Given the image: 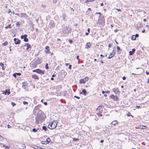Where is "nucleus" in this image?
Returning <instances> with one entry per match:
<instances>
[{"mask_svg":"<svg viewBox=\"0 0 149 149\" xmlns=\"http://www.w3.org/2000/svg\"><path fill=\"white\" fill-rule=\"evenodd\" d=\"M112 45L111 44H109L108 47L109 48L111 47L112 46Z\"/></svg>","mask_w":149,"mask_h":149,"instance_id":"63","label":"nucleus"},{"mask_svg":"<svg viewBox=\"0 0 149 149\" xmlns=\"http://www.w3.org/2000/svg\"><path fill=\"white\" fill-rule=\"evenodd\" d=\"M72 65H70L68 67V69L70 70H71L72 69Z\"/></svg>","mask_w":149,"mask_h":149,"instance_id":"57","label":"nucleus"},{"mask_svg":"<svg viewBox=\"0 0 149 149\" xmlns=\"http://www.w3.org/2000/svg\"><path fill=\"white\" fill-rule=\"evenodd\" d=\"M20 17L24 18L26 19H29V16L26 13H20Z\"/></svg>","mask_w":149,"mask_h":149,"instance_id":"6","label":"nucleus"},{"mask_svg":"<svg viewBox=\"0 0 149 149\" xmlns=\"http://www.w3.org/2000/svg\"><path fill=\"white\" fill-rule=\"evenodd\" d=\"M118 97L116 95L114 97L113 100L115 101H117V100H118Z\"/></svg>","mask_w":149,"mask_h":149,"instance_id":"30","label":"nucleus"},{"mask_svg":"<svg viewBox=\"0 0 149 149\" xmlns=\"http://www.w3.org/2000/svg\"><path fill=\"white\" fill-rule=\"evenodd\" d=\"M8 28H11L12 27L11 26V24H10L8 25Z\"/></svg>","mask_w":149,"mask_h":149,"instance_id":"60","label":"nucleus"},{"mask_svg":"<svg viewBox=\"0 0 149 149\" xmlns=\"http://www.w3.org/2000/svg\"><path fill=\"white\" fill-rule=\"evenodd\" d=\"M63 31L66 33H68L69 32V27L68 26H66L64 28Z\"/></svg>","mask_w":149,"mask_h":149,"instance_id":"12","label":"nucleus"},{"mask_svg":"<svg viewBox=\"0 0 149 149\" xmlns=\"http://www.w3.org/2000/svg\"><path fill=\"white\" fill-rule=\"evenodd\" d=\"M63 95L64 96H65L66 94L67 93V92L66 91H63Z\"/></svg>","mask_w":149,"mask_h":149,"instance_id":"38","label":"nucleus"},{"mask_svg":"<svg viewBox=\"0 0 149 149\" xmlns=\"http://www.w3.org/2000/svg\"><path fill=\"white\" fill-rule=\"evenodd\" d=\"M45 52H46V53L47 54H49V53H51V52H50V51H49V50H47V51H46V50H45Z\"/></svg>","mask_w":149,"mask_h":149,"instance_id":"49","label":"nucleus"},{"mask_svg":"<svg viewBox=\"0 0 149 149\" xmlns=\"http://www.w3.org/2000/svg\"><path fill=\"white\" fill-rule=\"evenodd\" d=\"M45 49L47 50H50L49 47L48 46H47L45 47Z\"/></svg>","mask_w":149,"mask_h":149,"instance_id":"44","label":"nucleus"},{"mask_svg":"<svg viewBox=\"0 0 149 149\" xmlns=\"http://www.w3.org/2000/svg\"><path fill=\"white\" fill-rule=\"evenodd\" d=\"M87 93V92L86 90L85 89H83L82 90V92H81L80 93V94H83L84 95H86Z\"/></svg>","mask_w":149,"mask_h":149,"instance_id":"17","label":"nucleus"},{"mask_svg":"<svg viewBox=\"0 0 149 149\" xmlns=\"http://www.w3.org/2000/svg\"><path fill=\"white\" fill-rule=\"evenodd\" d=\"M32 77L34 79H39V77L36 74L33 75H32Z\"/></svg>","mask_w":149,"mask_h":149,"instance_id":"19","label":"nucleus"},{"mask_svg":"<svg viewBox=\"0 0 149 149\" xmlns=\"http://www.w3.org/2000/svg\"><path fill=\"white\" fill-rule=\"evenodd\" d=\"M61 18L62 17L63 18V20L65 21L67 20V18L65 13H63L61 15V16H60Z\"/></svg>","mask_w":149,"mask_h":149,"instance_id":"10","label":"nucleus"},{"mask_svg":"<svg viewBox=\"0 0 149 149\" xmlns=\"http://www.w3.org/2000/svg\"><path fill=\"white\" fill-rule=\"evenodd\" d=\"M42 113L41 110H33V114L35 115H38L41 114Z\"/></svg>","mask_w":149,"mask_h":149,"instance_id":"5","label":"nucleus"},{"mask_svg":"<svg viewBox=\"0 0 149 149\" xmlns=\"http://www.w3.org/2000/svg\"><path fill=\"white\" fill-rule=\"evenodd\" d=\"M117 123V121H113L111 122V124L113 125H115Z\"/></svg>","mask_w":149,"mask_h":149,"instance_id":"27","label":"nucleus"},{"mask_svg":"<svg viewBox=\"0 0 149 149\" xmlns=\"http://www.w3.org/2000/svg\"><path fill=\"white\" fill-rule=\"evenodd\" d=\"M41 143L42 144H47V142H46V141H42L41 142Z\"/></svg>","mask_w":149,"mask_h":149,"instance_id":"43","label":"nucleus"},{"mask_svg":"<svg viewBox=\"0 0 149 149\" xmlns=\"http://www.w3.org/2000/svg\"><path fill=\"white\" fill-rule=\"evenodd\" d=\"M118 88H114L113 89V92H114L116 94L118 92H120L118 90Z\"/></svg>","mask_w":149,"mask_h":149,"instance_id":"24","label":"nucleus"},{"mask_svg":"<svg viewBox=\"0 0 149 149\" xmlns=\"http://www.w3.org/2000/svg\"><path fill=\"white\" fill-rule=\"evenodd\" d=\"M146 126H146L142 125V126H140L141 129H146Z\"/></svg>","mask_w":149,"mask_h":149,"instance_id":"32","label":"nucleus"},{"mask_svg":"<svg viewBox=\"0 0 149 149\" xmlns=\"http://www.w3.org/2000/svg\"><path fill=\"white\" fill-rule=\"evenodd\" d=\"M33 146L32 147L35 149H39V147L36 146Z\"/></svg>","mask_w":149,"mask_h":149,"instance_id":"33","label":"nucleus"},{"mask_svg":"<svg viewBox=\"0 0 149 149\" xmlns=\"http://www.w3.org/2000/svg\"><path fill=\"white\" fill-rule=\"evenodd\" d=\"M134 36L135 37H136V38H137V37H139V35L138 34L136 33L135 34V35H134Z\"/></svg>","mask_w":149,"mask_h":149,"instance_id":"50","label":"nucleus"},{"mask_svg":"<svg viewBox=\"0 0 149 149\" xmlns=\"http://www.w3.org/2000/svg\"><path fill=\"white\" fill-rule=\"evenodd\" d=\"M8 44V42L7 41H6L4 43L2 44V45H3L4 46H6Z\"/></svg>","mask_w":149,"mask_h":149,"instance_id":"40","label":"nucleus"},{"mask_svg":"<svg viewBox=\"0 0 149 149\" xmlns=\"http://www.w3.org/2000/svg\"><path fill=\"white\" fill-rule=\"evenodd\" d=\"M135 49L134 48L133 49L132 51H129V55H132L135 52Z\"/></svg>","mask_w":149,"mask_h":149,"instance_id":"18","label":"nucleus"},{"mask_svg":"<svg viewBox=\"0 0 149 149\" xmlns=\"http://www.w3.org/2000/svg\"><path fill=\"white\" fill-rule=\"evenodd\" d=\"M40 108H41V105L39 104L35 107L33 110H41L40 109Z\"/></svg>","mask_w":149,"mask_h":149,"instance_id":"16","label":"nucleus"},{"mask_svg":"<svg viewBox=\"0 0 149 149\" xmlns=\"http://www.w3.org/2000/svg\"><path fill=\"white\" fill-rule=\"evenodd\" d=\"M20 23L21 22H17L16 24V25L18 27H19L20 26Z\"/></svg>","mask_w":149,"mask_h":149,"instance_id":"29","label":"nucleus"},{"mask_svg":"<svg viewBox=\"0 0 149 149\" xmlns=\"http://www.w3.org/2000/svg\"><path fill=\"white\" fill-rule=\"evenodd\" d=\"M117 51H121V49H120V47L118 46L117 47Z\"/></svg>","mask_w":149,"mask_h":149,"instance_id":"45","label":"nucleus"},{"mask_svg":"<svg viewBox=\"0 0 149 149\" xmlns=\"http://www.w3.org/2000/svg\"><path fill=\"white\" fill-rule=\"evenodd\" d=\"M97 14H99L100 15V16H101V15H102V14L100 13H95V15H96Z\"/></svg>","mask_w":149,"mask_h":149,"instance_id":"59","label":"nucleus"},{"mask_svg":"<svg viewBox=\"0 0 149 149\" xmlns=\"http://www.w3.org/2000/svg\"><path fill=\"white\" fill-rule=\"evenodd\" d=\"M114 50H113L112 52L111 53V54L108 57V58H111L114 56V55L115 54V52H114Z\"/></svg>","mask_w":149,"mask_h":149,"instance_id":"14","label":"nucleus"},{"mask_svg":"<svg viewBox=\"0 0 149 149\" xmlns=\"http://www.w3.org/2000/svg\"><path fill=\"white\" fill-rule=\"evenodd\" d=\"M0 65L1 67H2V70H5V68H4V64L2 63L1 62L0 63Z\"/></svg>","mask_w":149,"mask_h":149,"instance_id":"26","label":"nucleus"},{"mask_svg":"<svg viewBox=\"0 0 149 149\" xmlns=\"http://www.w3.org/2000/svg\"><path fill=\"white\" fill-rule=\"evenodd\" d=\"M95 0H86V1H85V2H89V1H94Z\"/></svg>","mask_w":149,"mask_h":149,"instance_id":"46","label":"nucleus"},{"mask_svg":"<svg viewBox=\"0 0 149 149\" xmlns=\"http://www.w3.org/2000/svg\"><path fill=\"white\" fill-rule=\"evenodd\" d=\"M38 115L40 119V122H41L43 121L46 118L45 115L42 113H41V114H40Z\"/></svg>","mask_w":149,"mask_h":149,"instance_id":"3","label":"nucleus"},{"mask_svg":"<svg viewBox=\"0 0 149 149\" xmlns=\"http://www.w3.org/2000/svg\"><path fill=\"white\" fill-rule=\"evenodd\" d=\"M38 129H38L36 130L35 128H34L32 129V131L34 132H36L37 131V130Z\"/></svg>","mask_w":149,"mask_h":149,"instance_id":"35","label":"nucleus"},{"mask_svg":"<svg viewBox=\"0 0 149 149\" xmlns=\"http://www.w3.org/2000/svg\"><path fill=\"white\" fill-rule=\"evenodd\" d=\"M136 108H138V109H139V108H141V107L139 106H136Z\"/></svg>","mask_w":149,"mask_h":149,"instance_id":"61","label":"nucleus"},{"mask_svg":"<svg viewBox=\"0 0 149 149\" xmlns=\"http://www.w3.org/2000/svg\"><path fill=\"white\" fill-rule=\"evenodd\" d=\"M2 93L3 94H5V95H6L7 94V95H9L10 93V90L6 89L5 91H2Z\"/></svg>","mask_w":149,"mask_h":149,"instance_id":"7","label":"nucleus"},{"mask_svg":"<svg viewBox=\"0 0 149 149\" xmlns=\"http://www.w3.org/2000/svg\"><path fill=\"white\" fill-rule=\"evenodd\" d=\"M15 15H17L18 16V17H20V14H19V13H15Z\"/></svg>","mask_w":149,"mask_h":149,"instance_id":"55","label":"nucleus"},{"mask_svg":"<svg viewBox=\"0 0 149 149\" xmlns=\"http://www.w3.org/2000/svg\"><path fill=\"white\" fill-rule=\"evenodd\" d=\"M57 120H54L49 124L48 127L51 130L54 129L56 128L57 125Z\"/></svg>","mask_w":149,"mask_h":149,"instance_id":"1","label":"nucleus"},{"mask_svg":"<svg viewBox=\"0 0 149 149\" xmlns=\"http://www.w3.org/2000/svg\"><path fill=\"white\" fill-rule=\"evenodd\" d=\"M14 41L15 42V45L19 44L21 42L20 40L16 38H15L14 39Z\"/></svg>","mask_w":149,"mask_h":149,"instance_id":"8","label":"nucleus"},{"mask_svg":"<svg viewBox=\"0 0 149 149\" xmlns=\"http://www.w3.org/2000/svg\"><path fill=\"white\" fill-rule=\"evenodd\" d=\"M16 74L17 75L20 76L21 75V73H16Z\"/></svg>","mask_w":149,"mask_h":149,"instance_id":"58","label":"nucleus"},{"mask_svg":"<svg viewBox=\"0 0 149 149\" xmlns=\"http://www.w3.org/2000/svg\"><path fill=\"white\" fill-rule=\"evenodd\" d=\"M74 97H76V98H77L78 99H79L80 98V97H78V96H76V95H74Z\"/></svg>","mask_w":149,"mask_h":149,"instance_id":"62","label":"nucleus"},{"mask_svg":"<svg viewBox=\"0 0 149 149\" xmlns=\"http://www.w3.org/2000/svg\"><path fill=\"white\" fill-rule=\"evenodd\" d=\"M84 79V81H85L86 82V81H87L88 80L89 78L88 77H86Z\"/></svg>","mask_w":149,"mask_h":149,"instance_id":"37","label":"nucleus"},{"mask_svg":"<svg viewBox=\"0 0 149 149\" xmlns=\"http://www.w3.org/2000/svg\"><path fill=\"white\" fill-rule=\"evenodd\" d=\"M98 22H97V24H99L100 26L103 25L104 24V18L103 16H99Z\"/></svg>","mask_w":149,"mask_h":149,"instance_id":"2","label":"nucleus"},{"mask_svg":"<svg viewBox=\"0 0 149 149\" xmlns=\"http://www.w3.org/2000/svg\"><path fill=\"white\" fill-rule=\"evenodd\" d=\"M45 68L47 69H49V67L48 66V63H47L46 64Z\"/></svg>","mask_w":149,"mask_h":149,"instance_id":"42","label":"nucleus"},{"mask_svg":"<svg viewBox=\"0 0 149 149\" xmlns=\"http://www.w3.org/2000/svg\"><path fill=\"white\" fill-rule=\"evenodd\" d=\"M136 37H134V35H133L132 36V38H131V39L132 40H136Z\"/></svg>","mask_w":149,"mask_h":149,"instance_id":"31","label":"nucleus"},{"mask_svg":"<svg viewBox=\"0 0 149 149\" xmlns=\"http://www.w3.org/2000/svg\"><path fill=\"white\" fill-rule=\"evenodd\" d=\"M42 129L43 130H44L45 131H46L47 130V128L46 126H43L42 127Z\"/></svg>","mask_w":149,"mask_h":149,"instance_id":"28","label":"nucleus"},{"mask_svg":"<svg viewBox=\"0 0 149 149\" xmlns=\"http://www.w3.org/2000/svg\"><path fill=\"white\" fill-rule=\"evenodd\" d=\"M102 110V107L101 106H99L98 107L96 110V112H97L99 111Z\"/></svg>","mask_w":149,"mask_h":149,"instance_id":"22","label":"nucleus"},{"mask_svg":"<svg viewBox=\"0 0 149 149\" xmlns=\"http://www.w3.org/2000/svg\"><path fill=\"white\" fill-rule=\"evenodd\" d=\"M24 41L25 42H28V41L29 39H28V38H24Z\"/></svg>","mask_w":149,"mask_h":149,"instance_id":"39","label":"nucleus"},{"mask_svg":"<svg viewBox=\"0 0 149 149\" xmlns=\"http://www.w3.org/2000/svg\"><path fill=\"white\" fill-rule=\"evenodd\" d=\"M73 139L74 141H75V142H77L79 140V139H76L75 138H73Z\"/></svg>","mask_w":149,"mask_h":149,"instance_id":"41","label":"nucleus"},{"mask_svg":"<svg viewBox=\"0 0 149 149\" xmlns=\"http://www.w3.org/2000/svg\"><path fill=\"white\" fill-rule=\"evenodd\" d=\"M69 43H70V44H72L73 42V41L72 40H70V39L69 40Z\"/></svg>","mask_w":149,"mask_h":149,"instance_id":"52","label":"nucleus"},{"mask_svg":"<svg viewBox=\"0 0 149 149\" xmlns=\"http://www.w3.org/2000/svg\"><path fill=\"white\" fill-rule=\"evenodd\" d=\"M41 63L42 62H41V60L39 58H38L36 59V64L38 65L41 64Z\"/></svg>","mask_w":149,"mask_h":149,"instance_id":"15","label":"nucleus"},{"mask_svg":"<svg viewBox=\"0 0 149 149\" xmlns=\"http://www.w3.org/2000/svg\"><path fill=\"white\" fill-rule=\"evenodd\" d=\"M26 45L27 46V48L26 49V50H28L29 48H31V45L29 43H26L25 44V45Z\"/></svg>","mask_w":149,"mask_h":149,"instance_id":"21","label":"nucleus"},{"mask_svg":"<svg viewBox=\"0 0 149 149\" xmlns=\"http://www.w3.org/2000/svg\"><path fill=\"white\" fill-rule=\"evenodd\" d=\"M3 140V138L0 135V141H2Z\"/></svg>","mask_w":149,"mask_h":149,"instance_id":"51","label":"nucleus"},{"mask_svg":"<svg viewBox=\"0 0 149 149\" xmlns=\"http://www.w3.org/2000/svg\"><path fill=\"white\" fill-rule=\"evenodd\" d=\"M102 113V110L99 111L97 112H96L97 114L99 116L100 114Z\"/></svg>","mask_w":149,"mask_h":149,"instance_id":"34","label":"nucleus"},{"mask_svg":"<svg viewBox=\"0 0 149 149\" xmlns=\"http://www.w3.org/2000/svg\"><path fill=\"white\" fill-rule=\"evenodd\" d=\"M11 104L13 105V107H14L16 105V104L14 102H12L11 103Z\"/></svg>","mask_w":149,"mask_h":149,"instance_id":"56","label":"nucleus"},{"mask_svg":"<svg viewBox=\"0 0 149 149\" xmlns=\"http://www.w3.org/2000/svg\"><path fill=\"white\" fill-rule=\"evenodd\" d=\"M32 72H36L41 75L44 74L45 72L44 71H43L40 69H37L34 70L32 71Z\"/></svg>","mask_w":149,"mask_h":149,"instance_id":"4","label":"nucleus"},{"mask_svg":"<svg viewBox=\"0 0 149 149\" xmlns=\"http://www.w3.org/2000/svg\"><path fill=\"white\" fill-rule=\"evenodd\" d=\"M13 76L15 77V78H16L17 75L16 74V73H14L13 74Z\"/></svg>","mask_w":149,"mask_h":149,"instance_id":"54","label":"nucleus"},{"mask_svg":"<svg viewBox=\"0 0 149 149\" xmlns=\"http://www.w3.org/2000/svg\"><path fill=\"white\" fill-rule=\"evenodd\" d=\"M22 87L24 89H26V87L28 86L27 83L26 81H24L22 83Z\"/></svg>","mask_w":149,"mask_h":149,"instance_id":"13","label":"nucleus"},{"mask_svg":"<svg viewBox=\"0 0 149 149\" xmlns=\"http://www.w3.org/2000/svg\"><path fill=\"white\" fill-rule=\"evenodd\" d=\"M38 115H36L35 117L36 122L37 124H38L40 123V119Z\"/></svg>","mask_w":149,"mask_h":149,"instance_id":"9","label":"nucleus"},{"mask_svg":"<svg viewBox=\"0 0 149 149\" xmlns=\"http://www.w3.org/2000/svg\"><path fill=\"white\" fill-rule=\"evenodd\" d=\"M49 26L51 28H52L54 27L55 26L54 22L52 21H51L50 22L49 25Z\"/></svg>","mask_w":149,"mask_h":149,"instance_id":"11","label":"nucleus"},{"mask_svg":"<svg viewBox=\"0 0 149 149\" xmlns=\"http://www.w3.org/2000/svg\"><path fill=\"white\" fill-rule=\"evenodd\" d=\"M91 46V45L90 43H89V42L87 43L86 44V48L88 49Z\"/></svg>","mask_w":149,"mask_h":149,"instance_id":"20","label":"nucleus"},{"mask_svg":"<svg viewBox=\"0 0 149 149\" xmlns=\"http://www.w3.org/2000/svg\"><path fill=\"white\" fill-rule=\"evenodd\" d=\"M23 103L24 105L27 104H28V102L26 101H24Z\"/></svg>","mask_w":149,"mask_h":149,"instance_id":"47","label":"nucleus"},{"mask_svg":"<svg viewBox=\"0 0 149 149\" xmlns=\"http://www.w3.org/2000/svg\"><path fill=\"white\" fill-rule=\"evenodd\" d=\"M79 83L80 84H84L86 82L85 81H84V79H81L79 81Z\"/></svg>","mask_w":149,"mask_h":149,"instance_id":"23","label":"nucleus"},{"mask_svg":"<svg viewBox=\"0 0 149 149\" xmlns=\"http://www.w3.org/2000/svg\"><path fill=\"white\" fill-rule=\"evenodd\" d=\"M27 37V36L26 34H24V35H22L21 36V38L22 39H24V38H26Z\"/></svg>","mask_w":149,"mask_h":149,"instance_id":"25","label":"nucleus"},{"mask_svg":"<svg viewBox=\"0 0 149 149\" xmlns=\"http://www.w3.org/2000/svg\"><path fill=\"white\" fill-rule=\"evenodd\" d=\"M127 116H132V117H133V116H132V115L130 113H128L127 114Z\"/></svg>","mask_w":149,"mask_h":149,"instance_id":"48","label":"nucleus"},{"mask_svg":"<svg viewBox=\"0 0 149 149\" xmlns=\"http://www.w3.org/2000/svg\"><path fill=\"white\" fill-rule=\"evenodd\" d=\"M115 96L113 95H110V97L111 99H114Z\"/></svg>","mask_w":149,"mask_h":149,"instance_id":"53","label":"nucleus"},{"mask_svg":"<svg viewBox=\"0 0 149 149\" xmlns=\"http://www.w3.org/2000/svg\"><path fill=\"white\" fill-rule=\"evenodd\" d=\"M50 141V139L48 138H47V139L46 141V142H47V143H48Z\"/></svg>","mask_w":149,"mask_h":149,"instance_id":"36","label":"nucleus"},{"mask_svg":"<svg viewBox=\"0 0 149 149\" xmlns=\"http://www.w3.org/2000/svg\"><path fill=\"white\" fill-rule=\"evenodd\" d=\"M39 54V52H38L37 53V54H36L35 55V56H38Z\"/></svg>","mask_w":149,"mask_h":149,"instance_id":"64","label":"nucleus"}]
</instances>
